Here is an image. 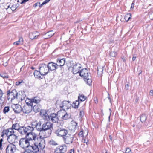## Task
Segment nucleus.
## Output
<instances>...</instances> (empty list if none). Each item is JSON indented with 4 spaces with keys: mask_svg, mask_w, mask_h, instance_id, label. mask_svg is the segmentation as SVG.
<instances>
[{
    "mask_svg": "<svg viewBox=\"0 0 153 153\" xmlns=\"http://www.w3.org/2000/svg\"><path fill=\"white\" fill-rule=\"evenodd\" d=\"M42 113V112H41L40 115L43 117L44 119L47 120H50V115H48V114L45 112L43 114Z\"/></svg>",
    "mask_w": 153,
    "mask_h": 153,
    "instance_id": "nucleus-27",
    "label": "nucleus"
},
{
    "mask_svg": "<svg viewBox=\"0 0 153 153\" xmlns=\"http://www.w3.org/2000/svg\"><path fill=\"white\" fill-rule=\"evenodd\" d=\"M84 131L83 129H81V131L79 133L78 135L79 137H82L83 136Z\"/></svg>",
    "mask_w": 153,
    "mask_h": 153,
    "instance_id": "nucleus-40",
    "label": "nucleus"
},
{
    "mask_svg": "<svg viewBox=\"0 0 153 153\" xmlns=\"http://www.w3.org/2000/svg\"><path fill=\"white\" fill-rule=\"evenodd\" d=\"M146 116L145 114H142L140 117V120L142 122H144L146 120Z\"/></svg>",
    "mask_w": 153,
    "mask_h": 153,
    "instance_id": "nucleus-38",
    "label": "nucleus"
},
{
    "mask_svg": "<svg viewBox=\"0 0 153 153\" xmlns=\"http://www.w3.org/2000/svg\"><path fill=\"white\" fill-rule=\"evenodd\" d=\"M53 128V125L52 123L49 121H47L44 123L42 126V128H40V130H42V131L47 133L45 136L46 137H48L51 133V129ZM40 129V128H39Z\"/></svg>",
    "mask_w": 153,
    "mask_h": 153,
    "instance_id": "nucleus-4",
    "label": "nucleus"
},
{
    "mask_svg": "<svg viewBox=\"0 0 153 153\" xmlns=\"http://www.w3.org/2000/svg\"><path fill=\"white\" fill-rule=\"evenodd\" d=\"M149 95L150 96H152L153 95V90H151L150 91Z\"/></svg>",
    "mask_w": 153,
    "mask_h": 153,
    "instance_id": "nucleus-55",
    "label": "nucleus"
},
{
    "mask_svg": "<svg viewBox=\"0 0 153 153\" xmlns=\"http://www.w3.org/2000/svg\"><path fill=\"white\" fill-rule=\"evenodd\" d=\"M33 127L28 126L27 127L25 126L20 127L18 132L22 134H28L30 132L32 131L33 130Z\"/></svg>",
    "mask_w": 153,
    "mask_h": 153,
    "instance_id": "nucleus-8",
    "label": "nucleus"
},
{
    "mask_svg": "<svg viewBox=\"0 0 153 153\" xmlns=\"http://www.w3.org/2000/svg\"><path fill=\"white\" fill-rule=\"evenodd\" d=\"M27 105H25L22 108V110L23 113H29L31 112L32 109V106L30 105L27 103Z\"/></svg>",
    "mask_w": 153,
    "mask_h": 153,
    "instance_id": "nucleus-19",
    "label": "nucleus"
},
{
    "mask_svg": "<svg viewBox=\"0 0 153 153\" xmlns=\"http://www.w3.org/2000/svg\"><path fill=\"white\" fill-rule=\"evenodd\" d=\"M7 140L10 143L14 144L16 140L17 139V134H14L13 135L7 136Z\"/></svg>",
    "mask_w": 153,
    "mask_h": 153,
    "instance_id": "nucleus-17",
    "label": "nucleus"
},
{
    "mask_svg": "<svg viewBox=\"0 0 153 153\" xmlns=\"http://www.w3.org/2000/svg\"><path fill=\"white\" fill-rule=\"evenodd\" d=\"M23 39L22 37L20 38L18 40V41L20 42V43H21L22 42V44L23 43Z\"/></svg>",
    "mask_w": 153,
    "mask_h": 153,
    "instance_id": "nucleus-51",
    "label": "nucleus"
},
{
    "mask_svg": "<svg viewBox=\"0 0 153 153\" xmlns=\"http://www.w3.org/2000/svg\"><path fill=\"white\" fill-rule=\"evenodd\" d=\"M109 137L110 139L111 140L112 139V137L111 135H110L109 136Z\"/></svg>",
    "mask_w": 153,
    "mask_h": 153,
    "instance_id": "nucleus-63",
    "label": "nucleus"
},
{
    "mask_svg": "<svg viewBox=\"0 0 153 153\" xmlns=\"http://www.w3.org/2000/svg\"><path fill=\"white\" fill-rule=\"evenodd\" d=\"M39 70L42 75L44 76L46 75L49 72V69L48 66L45 64H42L40 65Z\"/></svg>",
    "mask_w": 153,
    "mask_h": 153,
    "instance_id": "nucleus-11",
    "label": "nucleus"
},
{
    "mask_svg": "<svg viewBox=\"0 0 153 153\" xmlns=\"http://www.w3.org/2000/svg\"><path fill=\"white\" fill-rule=\"evenodd\" d=\"M3 65L4 66H6L7 65V62H6L3 64Z\"/></svg>",
    "mask_w": 153,
    "mask_h": 153,
    "instance_id": "nucleus-60",
    "label": "nucleus"
},
{
    "mask_svg": "<svg viewBox=\"0 0 153 153\" xmlns=\"http://www.w3.org/2000/svg\"><path fill=\"white\" fill-rule=\"evenodd\" d=\"M68 153H74V151L73 149H71Z\"/></svg>",
    "mask_w": 153,
    "mask_h": 153,
    "instance_id": "nucleus-57",
    "label": "nucleus"
},
{
    "mask_svg": "<svg viewBox=\"0 0 153 153\" xmlns=\"http://www.w3.org/2000/svg\"><path fill=\"white\" fill-rule=\"evenodd\" d=\"M0 75L4 79H7L9 77V75L6 73H1L0 74Z\"/></svg>",
    "mask_w": 153,
    "mask_h": 153,
    "instance_id": "nucleus-37",
    "label": "nucleus"
},
{
    "mask_svg": "<svg viewBox=\"0 0 153 153\" xmlns=\"http://www.w3.org/2000/svg\"><path fill=\"white\" fill-rule=\"evenodd\" d=\"M18 100L19 101L20 100L21 101H23L26 97L25 93L24 91H20L19 93Z\"/></svg>",
    "mask_w": 153,
    "mask_h": 153,
    "instance_id": "nucleus-22",
    "label": "nucleus"
},
{
    "mask_svg": "<svg viewBox=\"0 0 153 153\" xmlns=\"http://www.w3.org/2000/svg\"><path fill=\"white\" fill-rule=\"evenodd\" d=\"M58 114L63 120H66L71 117L70 114H68L64 110L59 111Z\"/></svg>",
    "mask_w": 153,
    "mask_h": 153,
    "instance_id": "nucleus-14",
    "label": "nucleus"
},
{
    "mask_svg": "<svg viewBox=\"0 0 153 153\" xmlns=\"http://www.w3.org/2000/svg\"><path fill=\"white\" fill-rule=\"evenodd\" d=\"M65 62V59L64 58L61 59H58L57 60V63H56L57 65V67L62 66H63Z\"/></svg>",
    "mask_w": 153,
    "mask_h": 153,
    "instance_id": "nucleus-24",
    "label": "nucleus"
},
{
    "mask_svg": "<svg viewBox=\"0 0 153 153\" xmlns=\"http://www.w3.org/2000/svg\"><path fill=\"white\" fill-rule=\"evenodd\" d=\"M131 16V14L130 13H127L124 16V19L126 21H128L130 19Z\"/></svg>",
    "mask_w": 153,
    "mask_h": 153,
    "instance_id": "nucleus-35",
    "label": "nucleus"
},
{
    "mask_svg": "<svg viewBox=\"0 0 153 153\" xmlns=\"http://www.w3.org/2000/svg\"><path fill=\"white\" fill-rule=\"evenodd\" d=\"M26 137L31 144H34L38 140L37 139L40 137V136L37 137L36 134L31 131L26 134Z\"/></svg>",
    "mask_w": 153,
    "mask_h": 153,
    "instance_id": "nucleus-6",
    "label": "nucleus"
},
{
    "mask_svg": "<svg viewBox=\"0 0 153 153\" xmlns=\"http://www.w3.org/2000/svg\"><path fill=\"white\" fill-rule=\"evenodd\" d=\"M2 143L0 142V149H2Z\"/></svg>",
    "mask_w": 153,
    "mask_h": 153,
    "instance_id": "nucleus-59",
    "label": "nucleus"
},
{
    "mask_svg": "<svg viewBox=\"0 0 153 153\" xmlns=\"http://www.w3.org/2000/svg\"><path fill=\"white\" fill-rule=\"evenodd\" d=\"M42 120H40V121L38 122V123H36L35 127H36L37 130L39 131L42 132V130H40V129H39V128H42V126H41V125L42 124Z\"/></svg>",
    "mask_w": 153,
    "mask_h": 153,
    "instance_id": "nucleus-28",
    "label": "nucleus"
},
{
    "mask_svg": "<svg viewBox=\"0 0 153 153\" xmlns=\"http://www.w3.org/2000/svg\"><path fill=\"white\" fill-rule=\"evenodd\" d=\"M16 134H17V132H16V131H14V129L11 128L4 131L3 132V134L1 136H3L4 135H6L7 137Z\"/></svg>",
    "mask_w": 153,
    "mask_h": 153,
    "instance_id": "nucleus-13",
    "label": "nucleus"
},
{
    "mask_svg": "<svg viewBox=\"0 0 153 153\" xmlns=\"http://www.w3.org/2000/svg\"><path fill=\"white\" fill-rule=\"evenodd\" d=\"M125 89L126 90H128L129 89V85L128 84H126L125 86Z\"/></svg>",
    "mask_w": 153,
    "mask_h": 153,
    "instance_id": "nucleus-52",
    "label": "nucleus"
},
{
    "mask_svg": "<svg viewBox=\"0 0 153 153\" xmlns=\"http://www.w3.org/2000/svg\"><path fill=\"white\" fill-rule=\"evenodd\" d=\"M73 138L74 137L72 135L68 134L63 138L64 143L66 144L72 143Z\"/></svg>",
    "mask_w": 153,
    "mask_h": 153,
    "instance_id": "nucleus-16",
    "label": "nucleus"
},
{
    "mask_svg": "<svg viewBox=\"0 0 153 153\" xmlns=\"http://www.w3.org/2000/svg\"><path fill=\"white\" fill-rule=\"evenodd\" d=\"M3 94L2 91L0 89V99L2 98Z\"/></svg>",
    "mask_w": 153,
    "mask_h": 153,
    "instance_id": "nucleus-54",
    "label": "nucleus"
},
{
    "mask_svg": "<svg viewBox=\"0 0 153 153\" xmlns=\"http://www.w3.org/2000/svg\"><path fill=\"white\" fill-rule=\"evenodd\" d=\"M37 6H38V3H36L34 4L33 7H36Z\"/></svg>",
    "mask_w": 153,
    "mask_h": 153,
    "instance_id": "nucleus-58",
    "label": "nucleus"
},
{
    "mask_svg": "<svg viewBox=\"0 0 153 153\" xmlns=\"http://www.w3.org/2000/svg\"><path fill=\"white\" fill-rule=\"evenodd\" d=\"M34 76L36 78L38 79L42 78L41 76L42 75V74L40 73V72L39 71L35 70L34 72Z\"/></svg>",
    "mask_w": 153,
    "mask_h": 153,
    "instance_id": "nucleus-26",
    "label": "nucleus"
},
{
    "mask_svg": "<svg viewBox=\"0 0 153 153\" xmlns=\"http://www.w3.org/2000/svg\"><path fill=\"white\" fill-rule=\"evenodd\" d=\"M7 94L8 95V100L11 101L18 99L19 93L15 89L12 90L11 92L10 90L8 91L7 92Z\"/></svg>",
    "mask_w": 153,
    "mask_h": 153,
    "instance_id": "nucleus-7",
    "label": "nucleus"
},
{
    "mask_svg": "<svg viewBox=\"0 0 153 153\" xmlns=\"http://www.w3.org/2000/svg\"><path fill=\"white\" fill-rule=\"evenodd\" d=\"M37 139L38 140L33 144V147H30L34 153H38L40 150H43L45 146V140L41 136Z\"/></svg>",
    "mask_w": 153,
    "mask_h": 153,
    "instance_id": "nucleus-1",
    "label": "nucleus"
},
{
    "mask_svg": "<svg viewBox=\"0 0 153 153\" xmlns=\"http://www.w3.org/2000/svg\"><path fill=\"white\" fill-rule=\"evenodd\" d=\"M19 144L20 147L24 149H27L24 152H27V150H30L32 151V149H30V147H33V144H31L26 137L21 138L19 141Z\"/></svg>",
    "mask_w": 153,
    "mask_h": 153,
    "instance_id": "nucleus-3",
    "label": "nucleus"
},
{
    "mask_svg": "<svg viewBox=\"0 0 153 153\" xmlns=\"http://www.w3.org/2000/svg\"><path fill=\"white\" fill-rule=\"evenodd\" d=\"M82 141L83 143H85L87 144L88 142V140H86L84 139H82Z\"/></svg>",
    "mask_w": 153,
    "mask_h": 153,
    "instance_id": "nucleus-50",
    "label": "nucleus"
},
{
    "mask_svg": "<svg viewBox=\"0 0 153 153\" xmlns=\"http://www.w3.org/2000/svg\"><path fill=\"white\" fill-rule=\"evenodd\" d=\"M67 150V146L63 145L57 147L54 150V153H63L65 152Z\"/></svg>",
    "mask_w": 153,
    "mask_h": 153,
    "instance_id": "nucleus-15",
    "label": "nucleus"
},
{
    "mask_svg": "<svg viewBox=\"0 0 153 153\" xmlns=\"http://www.w3.org/2000/svg\"><path fill=\"white\" fill-rule=\"evenodd\" d=\"M56 105L57 107L63 108V110H65L69 109L71 106V103L69 101H62L61 100H58L56 101Z\"/></svg>",
    "mask_w": 153,
    "mask_h": 153,
    "instance_id": "nucleus-5",
    "label": "nucleus"
},
{
    "mask_svg": "<svg viewBox=\"0 0 153 153\" xmlns=\"http://www.w3.org/2000/svg\"><path fill=\"white\" fill-rule=\"evenodd\" d=\"M22 82H17L16 83V85H19L20 83H21Z\"/></svg>",
    "mask_w": 153,
    "mask_h": 153,
    "instance_id": "nucleus-56",
    "label": "nucleus"
},
{
    "mask_svg": "<svg viewBox=\"0 0 153 153\" xmlns=\"http://www.w3.org/2000/svg\"><path fill=\"white\" fill-rule=\"evenodd\" d=\"M54 34V33L53 31L51 30L49 31L45 34V35L46 37L45 38L47 39L49 38H50L52 37Z\"/></svg>",
    "mask_w": 153,
    "mask_h": 153,
    "instance_id": "nucleus-33",
    "label": "nucleus"
},
{
    "mask_svg": "<svg viewBox=\"0 0 153 153\" xmlns=\"http://www.w3.org/2000/svg\"><path fill=\"white\" fill-rule=\"evenodd\" d=\"M20 124L19 123H16L13 124L12 125L11 128L14 130V131H16V132H17V131H19V129L20 128Z\"/></svg>",
    "mask_w": 153,
    "mask_h": 153,
    "instance_id": "nucleus-25",
    "label": "nucleus"
},
{
    "mask_svg": "<svg viewBox=\"0 0 153 153\" xmlns=\"http://www.w3.org/2000/svg\"><path fill=\"white\" fill-rule=\"evenodd\" d=\"M10 8L12 11H14L16 9V7L15 5H13Z\"/></svg>",
    "mask_w": 153,
    "mask_h": 153,
    "instance_id": "nucleus-46",
    "label": "nucleus"
},
{
    "mask_svg": "<svg viewBox=\"0 0 153 153\" xmlns=\"http://www.w3.org/2000/svg\"><path fill=\"white\" fill-rule=\"evenodd\" d=\"M47 65L48 66L49 71L55 70L58 68L57 65L56 63L52 62L49 63Z\"/></svg>",
    "mask_w": 153,
    "mask_h": 153,
    "instance_id": "nucleus-20",
    "label": "nucleus"
},
{
    "mask_svg": "<svg viewBox=\"0 0 153 153\" xmlns=\"http://www.w3.org/2000/svg\"><path fill=\"white\" fill-rule=\"evenodd\" d=\"M148 15L151 20L153 19V12H150L148 13Z\"/></svg>",
    "mask_w": 153,
    "mask_h": 153,
    "instance_id": "nucleus-42",
    "label": "nucleus"
},
{
    "mask_svg": "<svg viewBox=\"0 0 153 153\" xmlns=\"http://www.w3.org/2000/svg\"><path fill=\"white\" fill-rule=\"evenodd\" d=\"M114 47H113L111 48V51L110 53V56L112 57H115L117 55V51H115L114 50Z\"/></svg>",
    "mask_w": 153,
    "mask_h": 153,
    "instance_id": "nucleus-29",
    "label": "nucleus"
},
{
    "mask_svg": "<svg viewBox=\"0 0 153 153\" xmlns=\"http://www.w3.org/2000/svg\"><path fill=\"white\" fill-rule=\"evenodd\" d=\"M136 59V57L133 56L132 58V60L133 61H134Z\"/></svg>",
    "mask_w": 153,
    "mask_h": 153,
    "instance_id": "nucleus-62",
    "label": "nucleus"
},
{
    "mask_svg": "<svg viewBox=\"0 0 153 153\" xmlns=\"http://www.w3.org/2000/svg\"><path fill=\"white\" fill-rule=\"evenodd\" d=\"M72 72L74 74L79 73L80 69L82 68L81 65L78 63L75 62L73 63Z\"/></svg>",
    "mask_w": 153,
    "mask_h": 153,
    "instance_id": "nucleus-10",
    "label": "nucleus"
},
{
    "mask_svg": "<svg viewBox=\"0 0 153 153\" xmlns=\"http://www.w3.org/2000/svg\"><path fill=\"white\" fill-rule=\"evenodd\" d=\"M86 98V97L83 94H79V96L78 97V100L81 102H82L85 100Z\"/></svg>",
    "mask_w": 153,
    "mask_h": 153,
    "instance_id": "nucleus-30",
    "label": "nucleus"
},
{
    "mask_svg": "<svg viewBox=\"0 0 153 153\" xmlns=\"http://www.w3.org/2000/svg\"><path fill=\"white\" fill-rule=\"evenodd\" d=\"M39 36V34L37 32H31L29 33V38L32 40L35 39H37Z\"/></svg>",
    "mask_w": 153,
    "mask_h": 153,
    "instance_id": "nucleus-23",
    "label": "nucleus"
},
{
    "mask_svg": "<svg viewBox=\"0 0 153 153\" xmlns=\"http://www.w3.org/2000/svg\"><path fill=\"white\" fill-rule=\"evenodd\" d=\"M50 1V0H45L43 2V4H45L48 3Z\"/></svg>",
    "mask_w": 153,
    "mask_h": 153,
    "instance_id": "nucleus-53",
    "label": "nucleus"
},
{
    "mask_svg": "<svg viewBox=\"0 0 153 153\" xmlns=\"http://www.w3.org/2000/svg\"><path fill=\"white\" fill-rule=\"evenodd\" d=\"M29 0H18V2L21 4H23L27 1Z\"/></svg>",
    "mask_w": 153,
    "mask_h": 153,
    "instance_id": "nucleus-44",
    "label": "nucleus"
},
{
    "mask_svg": "<svg viewBox=\"0 0 153 153\" xmlns=\"http://www.w3.org/2000/svg\"><path fill=\"white\" fill-rule=\"evenodd\" d=\"M84 112L83 111H81L79 112V118H82L84 116Z\"/></svg>",
    "mask_w": 153,
    "mask_h": 153,
    "instance_id": "nucleus-43",
    "label": "nucleus"
},
{
    "mask_svg": "<svg viewBox=\"0 0 153 153\" xmlns=\"http://www.w3.org/2000/svg\"><path fill=\"white\" fill-rule=\"evenodd\" d=\"M29 100L28 102H26V103H27L30 105L33 106V103L37 104L39 103L41 101V100L39 97H35Z\"/></svg>",
    "mask_w": 153,
    "mask_h": 153,
    "instance_id": "nucleus-18",
    "label": "nucleus"
},
{
    "mask_svg": "<svg viewBox=\"0 0 153 153\" xmlns=\"http://www.w3.org/2000/svg\"><path fill=\"white\" fill-rule=\"evenodd\" d=\"M16 150V147L15 144L10 143L6 149V153H14Z\"/></svg>",
    "mask_w": 153,
    "mask_h": 153,
    "instance_id": "nucleus-12",
    "label": "nucleus"
},
{
    "mask_svg": "<svg viewBox=\"0 0 153 153\" xmlns=\"http://www.w3.org/2000/svg\"><path fill=\"white\" fill-rule=\"evenodd\" d=\"M10 7V4L7 3L5 4L4 6V8L7 10Z\"/></svg>",
    "mask_w": 153,
    "mask_h": 153,
    "instance_id": "nucleus-45",
    "label": "nucleus"
},
{
    "mask_svg": "<svg viewBox=\"0 0 153 153\" xmlns=\"http://www.w3.org/2000/svg\"><path fill=\"white\" fill-rule=\"evenodd\" d=\"M108 99L109 100H110L111 99V98H110V96H109V94H108Z\"/></svg>",
    "mask_w": 153,
    "mask_h": 153,
    "instance_id": "nucleus-64",
    "label": "nucleus"
},
{
    "mask_svg": "<svg viewBox=\"0 0 153 153\" xmlns=\"http://www.w3.org/2000/svg\"><path fill=\"white\" fill-rule=\"evenodd\" d=\"M55 134L58 136L63 138L67 135L68 131L66 129L60 128L55 131Z\"/></svg>",
    "mask_w": 153,
    "mask_h": 153,
    "instance_id": "nucleus-9",
    "label": "nucleus"
},
{
    "mask_svg": "<svg viewBox=\"0 0 153 153\" xmlns=\"http://www.w3.org/2000/svg\"><path fill=\"white\" fill-rule=\"evenodd\" d=\"M103 69V68L99 67L97 68V73L99 75L102 76V73Z\"/></svg>",
    "mask_w": 153,
    "mask_h": 153,
    "instance_id": "nucleus-36",
    "label": "nucleus"
},
{
    "mask_svg": "<svg viewBox=\"0 0 153 153\" xmlns=\"http://www.w3.org/2000/svg\"><path fill=\"white\" fill-rule=\"evenodd\" d=\"M135 3V0H134L133 1L132 3L131 4V10H132L134 7V4Z\"/></svg>",
    "mask_w": 153,
    "mask_h": 153,
    "instance_id": "nucleus-47",
    "label": "nucleus"
},
{
    "mask_svg": "<svg viewBox=\"0 0 153 153\" xmlns=\"http://www.w3.org/2000/svg\"><path fill=\"white\" fill-rule=\"evenodd\" d=\"M125 153H131L130 149L128 148H127Z\"/></svg>",
    "mask_w": 153,
    "mask_h": 153,
    "instance_id": "nucleus-48",
    "label": "nucleus"
},
{
    "mask_svg": "<svg viewBox=\"0 0 153 153\" xmlns=\"http://www.w3.org/2000/svg\"><path fill=\"white\" fill-rule=\"evenodd\" d=\"M49 143L50 144L52 145H57V143L53 140H50L49 142Z\"/></svg>",
    "mask_w": 153,
    "mask_h": 153,
    "instance_id": "nucleus-41",
    "label": "nucleus"
},
{
    "mask_svg": "<svg viewBox=\"0 0 153 153\" xmlns=\"http://www.w3.org/2000/svg\"><path fill=\"white\" fill-rule=\"evenodd\" d=\"M79 104V101L76 100L74 102L72 105V107L75 108H77Z\"/></svg>",
    "mask_w": 153,
    "mask_h": 153,
    "instance_id": "nucleus-31",
    "label": "nucleus"
},
{
    "mask_svg": "<svg viewBox=\"0 0 153 153\" xmlns=\"http://www.w3.org/2000/svg\"><path fill=\"white\" fill-rule=\"evenodd\" d=\"M9 111V107L8 106L5 107L3 109V112L4 114H6L7 112H8Z\"/></svg>",
    "mask_w": 153,
    "mask_h": 153,
    "instance_id": "nucleus-39",
    "label": "nucleus"
},
{
    "mask_svg": "<svg viewBox=\"0 0 153 153\" xmlns=\"http://www.w3.org/2000/svg\"><path fill=\"white\" fill-rule=\"evenodd\" d=\"M50 120L53 123H56L58 120V118L57 115L53 113L50 114Z\"/></svg>",
    "mask_w": 153,
    "mask_h": 153,
    "instance_id": "nucleus-21",
    "label": "nucleus"
},
{
    "mask_svg": "<svg viewBox=\"0 0 153 153\" xmlns=\"http://www.w3.org/2000/svg\"><path fill=\"white\" fill-rule=\"evenodd\" d=\"M44 4H43V2L39 6V7H41Z\"/></svg>",
    "mask_w": 153,
    "mask_h": 153,
    "instance_id": "nucleus-61",
    "label": "nucleus"
},
{
    "mask_svg": "<svg viewBox=\"0 0 153 153\" xmlns=\"http://www.w3.org/2000/svg\"><path fill=\"white\" fill-rule=\"evenodd\" d=\"M17 107L14 108V110L16 113H19L21 112L22 110V108L20 105H18V106H17Z\"/></svg>",
    "mask_w": 153,
    "mask_h": 153,
    "instance_id": "nucleus-34",
    "label": "nucleus"
},
{
    "mask_svg": "<svg viewBox=\"0 0 153 153\" xmlns=\"http://www.w3.org/2000/svg\"><path fill=\"white\" fill-rule=\"evenodd\" d=\"M20 43V42L18 41L14 42L13 45H19Z\"/></svg>",
    "mask_w": 153,
    "mask_h": 153,
    "instance_id": "nucleus-49",
    "label": "nucleus"
},
{
    "mask_svg": "<svg viewBox=\"0 0 153 153\" xmlns=\"http://www.w3.org/2000/svg\"><path fill=\"white\" fill-rule=\"evenodd\" d=\"M33 110L35 113L39 112L40 110V106L39 105H36L34 106Z\"/></svg>",
    "mask_w": 153,
    "mask_h": 153,
    "instance_id": "nucleus-32",
    "label": "nucleus"
},
{
    "mask_svg": "<svg viewBox=\"0 0 153 153\" xmlns=\"http://www.w3.org/2000/svg\"><path fill=\"white\" fill-rule=\"evenodd\" d=\"M80 76L83 77L85 82L86 84L90 85L91 83V76L88 70L86 68L82 69L79 72Z\"/></svg>",
    "mask_w": 153,
    "mask_h": 153,
    "instance_id": "nucleus-2",
    "label": "nucleus"
}]
</instances>
